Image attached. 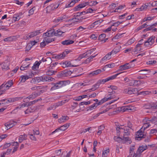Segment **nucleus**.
<instances>
[{
    "label": "nucleus",
    "instance_id": "obj_1",
    "mask_svg": "<svg viewBox=\"0 0 157 157\" xmlns=\"http://www.w3.org/2000/svg\"><path fill=\"white\" fill-rule=\"evenodd\" d=\"M150 125L149 123L145 124L143 127L137 132L136 139L138 140H140L142 138H145L146 135H144L143 133L144 132V130L150 126Z\"/></svg>",
    "mask_w": 157,
    "mask_h": 157
},
{
    "label": "nucleus",
    "instance_id": "obj_2",
    "mask_svg": "<svg viewBox=\"0 0 157 157\" xmlns=\"http://www.w3.org/2000/svg\"><path fill=\"white\" fill-rule=\"evenodd\" d=\"M64 81H59L56 82H52V87L50 89L51 91L59 89L65 86Z\"/></svg>",
    "mask_w": 157,
    "mask_h": 157
},
{
    "label": "nucleus",
    "instance_id": "obj_3",
    "mask_svg": "<svg viewBox=\"0 0 157 157\" xmlns=\"http://www.w3.org/2000/svg\"><path fill=\"white\" fill-rule=\"evenodd\" d=\"M121 136H114V140L115 141L118 142L121 144H124L126 142L130 144L132 143V141L129 138H125V140Z\"/></svg>",
    "mask_w": 157,
    "mask_h": 157
},
{
    "label": "nucleus",
    "instance_id": "obj_4",
    "mask_svg": "<svg viewBox=\"0 0 157 157\" xmlns=\"http://www.w3.org/2000/svg\"><path fill=\"white\" fill-rule=\"evenodd\" d=\"M138 90L136 88L128 87L124 89L123 90V93L125 94H127L129 95L137 94L138 95Z\"/></svg>",
    "mask_w": 157,
    "mask_h": 157
},
{
    "label": "nucleus",
    "instance_id": "obj_5",
    "mask_svg": "<svg viewBox=\"0 0 157 157\" xmlns=\"http://www.w3.org/2000/svg\"><path fill=\"white\" fill-rule=\"evenodd\" d=\"M21 97H15L14 98H10L8 99H5L0 101V104H6L11 102H13L21 99Z\"/></svg>",
    "mask_w": 157,
    "mask_h": 157
},
{
    "label": "nucleus",
    "instance_id": "obj_6",
    "mask_svg": "<svg viewBox=\"0 0 157 157\" xmlns=\"http://www.w3.org/2000/svg\"><path fill=\"white\" fill-rule=\"evenodd\" d=\"M41 31V30H37L30 33L28 34L25 35L24 37L23 38L25 40H29L34 37L35 36H36L40 33H41L40 31Z\"/></svg>",
    "mask_w": 157,
    "mask_h": 157
},
{
    "label": "nucleus",
    "instance_id": "obj_7",
    "mask_svg": "<svg viewBox=\"0 0 157 157\" xmlns=\"http://www.w3.org/2000/svg\"><path fill=\"white\" fill-rule=\"evenodd\" d=\"M72 72L70 71L65 70L59 72L57 75L58 78H64L70 76Z\"/></svg>",
    "mask_w": 157,
    "mask_h": 157
},
{
    "label": "nucleus",
    "instance_id": "obj_8",
    "mask_svg": "<svg viewBox=\"0 0 157 157\" xmlns=\"http://www.w3.org/2000/svg\"><path fill=\"white\" fill-rule=\"evenodd\" d=\"M13 85V82L12 80H9L8 82L5 84H2L0 86V90L2 89V91L4 92H5V91L8 90L9 87H11Z\"/></svg>",
    "mask_w": 157,
    "mask_h": 157
},
{
    "label": "nucleus",
    "instance_id": "obj_9",
    "mask_svg": "<svg viewBox=\"0 0 157 157\" xmlns=\"http://www.w3.org/2000/svg\"><path fill=\"white\" fill-rule=\"evenodd\" d=\"M123 132L122 134L121 135V136L125 140V138H129L128 136L130 135V131H129V129L127 127H124L123 128Z\"/></svg>",
    "mask_w": 157,
    "mask_h": 157
},
{
    "label": "nucleus",
    "instance_id": "obj_10",
    "mask_svg": "<svg viewBox=\"0 0 157 157\" xmlns=\"http://www.w3.org/2000/svg\"><path fill=\"white\" fill-rule=\"evenodd\" d=\"M67 102H68V101L67 100H64L61 101H59L55 105H53L52 106L48 107L47 109V110H49L52 109H55L56 107L62 105Z\"/></svg>",
    "mask_w": 157,
    "mask_h": 157
},
{
    "label": "nucleus",
    "instance_id": "obj_11",
    "mask_svg": "<svg viewBox=\"0 0 157 157\" xmlns=\"http://www.w3.org/2000/svg\"><path fill=\"white\" fill-rule=\"evenodd\" d=\"M134 64L130 65V63H127L120 66L119 69L121 71H123L124 70H127L134 67Z\"/></svg>",
    "mask_w": 157,
    "mask_h": 157
},
{
    "label": "nucleus",
    "instance_id": "obj_12",
    "mask_svg": "<svg viewBox=\"0 0 157 157\" xmlns=\"http://www.w3.org/2000/svg\"><path fill=\"white\" fill-rule=\"evenodd\" d=\"M13 121L7 122L5 124V127L2 129L3 130H7L8 129L13 127L14 124Z\"/></svg>",
    "mask_w": 157,
    "mask_h": 157
},
{
    "label": "nucleus",
    "instance_id": "obj_13",
    "mask_svg": "<svg viewBox=\"0 0 157 157\" xmlns=\"http://www.w3.org/2000/svg\"><path fill=\"white\" fill-rule=\"evenodd\" d=\"M44 77L43 76H40L38 77H35L33 78L31 81V83H39L41 82H44Z\"/></svg>",
    "mask_w": 157,
    "mask_h": 157
},
{
    "label": "nucleus",
    "instance_id": "obj_14",
    "mask_svg": "<svg viewBox=\"0 0 157 157\" xmlns=\"http://www.w3.org/2000/svg\"><path fill=\"white\" fill-rule=\"evenodd\" d=\"M147 145L145 146H142L140 147L136 153H134V154H135L136 156H137L139 154L142 152L144 151L147 149Z\"/></svg>",
    "mask_w": 157,
    "mask_h": 157
},
{
    "label": "nucleus",
    "instance_id": "obj_15",
    "mask_svg": "<svg viewBox=\"0 0 157 157\" xmlns=\"http://www.w3.org/2000/svg\"><path fill=\"white\" fill-rule=\"evenodd\" d=\"M59 4H58V3L56 2H55L48 6L47 8L49 10L52 11L57 8L59 6Z\"/></svg>",
    "mask_w": 157,
    "mask_h": 157
},
{
    "label": "nucleus",
    "instance_id": "obj_16",
    "mask_svg": "<svg viewBox=\"0 0 157 157\" xmlns=\"http://www.w3.org/2000/svg\"><path fill=\"white\" fill-rule=\"evenodd\" d=\"M87 3L86 2L79 4L73 8V10L75 11L79 10L80 9L82 8L85 7L86 5H87Z\"/></svg>",
    "mask_w": 157,
    "mask_h": 157
},
{
    "label": "nucleus",
    "instance_id": "obj_17",
    "mask_svg": "<svg viewBox=\"0 0 157 157\" xmlns=\"http://www.w3.org/2000/svg\"><path fill=\"white\" fill-rule=\"evenodd\" d=\"M42 62L44 63L45 65H48L50 64L52 62V59L50 57L45 58L43 57L42 59Z\"/></svg>",
    "mask_w": 157,
    "mask_h": 157
},
{
    "label": "nucleus",
    "instance_id": "obj_18",
    "mask_svg": "<svg viewBox=\"0 0 157 157\" xmlns=\"http://www.w3.org/2000/svg\"><path fill=\"white\" fill-rule=\"evenodd\" d=\"M55 31V29H52L44 33V35L45 36H46V37L52 36L53 35H54Z\"/></svg>",
    "mask_w": 157,
    "mask_h": 157
},
{
    "label": "nucleus",
    "instance_id": "obj_19",
    "mask_svg": "<svg viewBox=\"0 0 157 157\" xmlns=\"http://www.w3.org/2000/svg\"><path fill=\"white\" fill-rule=\"evenodd\" d=\"M123 72L121 73L117 74L115 75L111 76L110 77H108L107 78L103 79L104 80V82L105 83L109 81L110 80H113L116 78L117 76L121 73H122Z\"/></svg>",
    "mask_w": 157,
    "mask_h": 157
},
{
    "label": "nucleus",
    "instance_id": "obj_20",
    "mask_svg": "<svg viewBox=\"0 0 157 157\" xmlns=\"http://www.w3.org/2000/svg\"><path fill=\"white\" fill-rule=\"evenodd\" d=\"M44 77V82H50L53 81L55 80V79L50 76L47 75V76H43Z\"/></svg>",
    "mask_w": 157,
    "mask_h": 157
},
{
    "label": "nucleus",
    "instance_id": "obj_21",
    "mask_svg": "<svg viewBox=\"0 0 157 157\" xmlns=\"http://www.w3.org/2000/svg\"><path fill=\"white\" fill-rule=\"evenodd\" d=\"M36 106L31 107L30 108L27 109L25 111V114H28L29 113H32L35 111L36 109Z\"/></svg>",
    "mask_w": 157,
    "mask_h": 157
},
{
    "label": "nucleus",
    "instance_id": "obj_22",
    "mask_svg": "<svg viewBox=\"0 0 157 157\" xmlns=\"http://www.w3.org/2000/svg\"><path fill=\"white\" fill-rule=\"evenodd\" d=\"M70 124H71L70 123H67L61 126L60 127L58 128H57L59 129V131H65L68 128Z\"/></svg>",
    "mask_w": 157,
    "mask_h": 157
},
{
    "label": "nucleus",
    "instance_id": "obj_23",
    "mask_svg": "<svg viewBox=\"0 0 157 157\" xmlns=\"http://www.w3.org/2000/svg\"><path fill=\"white\" fill-rule=\"evenodd\" d=\"M108 110V109H105L102 111L100 112L97 113L93 117L91 118L90 121H93L94 119H96L100 115L103 114V113H105L107 112Z\"/></svg>",
    "mask_w": 157,
    "mask_h": 157
},
{
    "label": "nucleus",
    "instance_id": "obj_24",
    "mask_svg": "<svg viewBox=\"0 0 157 157\" xmlns=\"http://www.w3.org/2000/svg\"><path fill=\"white\" fill-rule=\"evenodd\" d=\"M74 42V41L72 40H66L61 42V43L63 45H68L72 44Z\"/></svg>",
    "mask_w": 157,
    "mask_h": 157
},
{
    "label": "nucleus",
    "instance_id": "obj_25",
    "mask_svg": "<svg viewBox=\"0 0 157 157\" xmlns=\"http://www.w3.org/2000/svg\"><path fill=\"white\" fill-rule=\"evenodd\" d=\"M117 136H121V135L123 132V128H121L120 126H119L116 128Z\"/></svg>",
    "mask_w": 157,
    "mask_h": 157
},
{
    "label": "nucleus",
    "instance_id": "obj_26",
    "mask_svg": "<svg viewBox=\"0 0 157 157\" xmlns=\"http://www.w3.org/2000/svg\"><path fill=\"white\" fill-rule=\"evenodd\" d=\"M19 137V142L21 143L23 140H26L27 135L24 134L23 135H20Z\"/></svg>",
    "mask_w": 157,
    "mask_h": 157
},
{
    "label": "nucleus",
    "instance_id": "obj_27",
    "mask_svg": "<svg viewBox=\"0 0 157 157\" xmlns=\"http://www.w3.org/2000/svg\"><path fill=\"white\" fill-rule=\"evenodd\" d=\"M9 63L8 62H4L2 63V68L3 70H7L9 69Z\"/></svg>",
    "mask_w": 157,
    "mask_h": 157
},
{
    "label": "nucleus",
    "instance_id": "obj_28",
    "mask_svg": "<svg viewBox=\"0 0 157 157\" xmlns=\"http://www.w3.org/2000/svg\"><path fill=\"white\" fill-rule=\"evenodd\" d=\"M69 119V117L67 116H62L59 120V122L61 123L63 122H64L67 121Z\"/></svg>",
    "mask_w": 157,
    "mask_h": 157
},
{
    "label": "nucleus",
    "instance_id": "obj_29",
    "mask_svg": "<svg viewBox=\"0 0 157 157\" xmlns=\"http://www.w3.org/2000/svg\"><path fill=\"white\" fill-rule=\"evenodd\" d=\"M97 102H95L93 105L90 106L89 107L86 108L87 111H88L89 110H92L93 109H96L97 107Z\"/></svg>",
    "mask_w": 157,
    "mask_h": 157
},
{
    "label": "nucleus",
    "instance_id": "obj_30",
    "mask_svg": "<svg viewBox=\"0 0 157 157\" xmlns=\"http://www.w3.org/2000/svg\"><path fill=\"white\" fill-rule=\"evenodd\" d=\"M57 72V71H53L52 70H49L48 71L46 72V75L48 76H50L53 75L55 74Z\"/></svg>",
    "mask_w": 157,
    "mask_h": 157
},
{
    "label": "nucleus",
    "instance_id": "obj_31",
    "mask_svg": "<svg viewBox=\"0 0 157 157\" xmlns=\"http://www.w3.org/2000/svg\"><path fill=\"white\" fill-rule=\"evenodd\" d=\"M65 53L64 52H63L62 53L60 54L57 55L55 56V58L58 59H62L65 56Z\"/></svg>",
    "mask_w": 157,
    "mask_h": 157
},
{
    "label": "nucleus",
    "instance_id": "obj_32",
    "mask_svg": "<svg viewBox=\"0 0 157 157\" xmlns=\"http://www.w3.org/2000/svg\"><path fill=\"white\" fill-rule=\"evenodd\" d=\"M100 86V85L99 84V83L97 82L95 85H93L92 86V87L91 89H89V90L90 92V90L92 91H94L96 90Z\"/></svg>",
    "mask_w": 157,
    "mask_h": 157
},
{
    "label": "nucleus",
    "instance_id": "obj_33",
    "mask_svg": "<svg viewBox=\"0 0 157 157\" xmlns=\"http://www.w3.org/2000/svg\"><path fill=\"white\" fill-rule=\"evenodd\" d=\"M111 53L110 52L108 53L104 57L102 58L101 60L102 61L105 60H109L111 58Z\"/></svg>",
    "mask_w": 157,
    "mask_h": 157
},
{
    "label": "nucleus",
    "instance_id": "obj_34",
    "mask_svg": "<svg viewBox=\"0 0 157 157\" xmlns=\"http://www.w3.org/2000/svg\"><path fill=\"white\" fill-rule=\"evenodd\" d=\"M49 37H46L44 38V40L46 41L47 44L54 40V39L53 38H51Z\"/></svg>",
    "mask_w": 157,
    "mask_h": 157
},
{
    "label": "nucleus",
    "instance_id": "obj_35",
    "mask_svg": "<svg viewBox=\"0 0 157 157\" xmlns=\"http://www.w3.org/2000/svg\"><path fill=\"white\" fill-rule=\"evenodd\" d=\"M115 66V64L114 63L109 64L105 65V67L102 68V70H103V71H105V69L108 67L109 68H113Z\"/></svg>",
    "mask_w": 157,
    "mask_h": 157
},
{
    "label": "nucleus",
    "instance_id": "obj_36",
    "mask_svg": "<svg viewBox=\"0 0 157 157\" xmlns=\"http://www.w3.org/2000/svg\"><path fill=\"white\" fill-rule=\"evenodd\" d=\"M42 100L41 98L37 100H35L33 101H30L28 103L27 106H30L33 104H35L38 101H40Z\"/></svg>",
    "mask_w": 157,
    "mask_h": 157
},
{
    "label": "nucleus",
    "instance_id": "obj_37",
    "mask_svg": "<svg viewBox=\"0 0 157 157\" xmlns=\"http://www.w3.org/2000/svg\"><path fill=\"white\" fill-rule=\"evenodd\" d=\"M64 32H63L61 31L60 29H58L57 30L56 32H54V35L55 36H61L63 33H64Z\"/></svg>",
    "mask_w": 157,
    "mask_h": 157
},
{
    "label": "nucleus",
    "instance_id": "obj_38",
    "mask_svg": "<svg viewBox=\"0 0 157 157\" xmlns=\"http://www.w3.org/2000/svg\"><path fill=\"white\" fill-rule=\"evenodd\" d=\"M143 43H138V44L136 46V47L135 48V51H140L141 50V45Z\"/></svg>",
    "mask_w": 157,
    "mask_h": 157
},
{
    "label": "nucleus",
    "instance_id": "obj_39",
    "mask_svg": "<svg viewBox=\"0 0 157 157\" xmlns=\"http://www.w3.org/2000/svg\"><path fill=\"white\" fill-rule=\"evenodd\" d=\"M13 20L14 21H18L20 19V17L19 15L18 14H15L13 16Z\"/></svg>",
    "mask_w": 157,
    "mask_h": 157
},
{
    "label": "nucleus",
    "instance_id": "obj_40",
    "mask_svg": "<svg viewBox=\"0 0 157 157\" xmlns=\"http://www.w3.org/2000/svg\"><path fill=\"white\" fill-rule=\"evenodd\" d=\"M155 38V36H151L148 38L149 40V41L151 43V45H152V44L154 43Z\"/></svg>",
    "mask_w": 157,
    "mask_h": 157
},
{
    "label": "nucleus",
    "instance_id": "obj_41",
    "mask_svg": "<svg viewBox=\"0 0 157 157\" xmlns=\"http://www.w3.org/2000/svg\"><path fill=\"white\" fill-rule=\"evenodd\" d=\"M65 63H66L67 67H77L78 65H72L70 61H65Z\"/></svg>",
    "mask_w": 157,
    "mask_h": 157
},
{
    "label": "nucleus",
    "instance_id": "obj_42",
    "mask_svg": "<svg viewBox=\"0 0 157 157\" xmlns=\"http://www.w3.org/2000/svg\"><path fill=\"white\" fill-rule=\"evenodd\" d=\"M147 9V8L145 5H143L141 7L139 8H137L136 10L137 11H142L144 10H146Z\"/></svg>",
    "mask_w": 157,
    "mask_h": 157
},
{
    "label": "nucleus",
    "instance_id": "obj_43",
    "mask_svg": "<svg viewBox=\"0 0 157 157\" xmlns=\"http://www.w3.org/2000/svg\"><path fill=\"white\" fill-rule=\"evenodd\" d=\"M105 37L106 34H101L99 36L98 39L101 41H103V39Z\"/></svg>",
    "mask_w": 157,
    "mask_h": 157
},
{
    "label": "nucleus",
    "instance_id": "obj_44",
    "mask_svg": "<svg viewBox=\"0 0 157 157\" xmlns=\"http://www.w3.org/2000/svg\"><path fill=\"white\" fill-rule=\"evenodd\" d=\"M87 5H89L90 6H95L98 3L97 1H91L90 2H87Z\"/></svg>",
    "mask_w": 157,
    "mask_h": 157
},
{
    "label": "nucleus",
    "instance_id": "obj_45",
    "mask_svg": "<svg viewBox=\"0 0 157 157\" xmlns=\"http://www.w3.org/2000/svg\"><path fill=\"white\" fill-rule=\"evenodd\" d=\"M21 81L23 82H25L26 80L29 78L30 77L27 75H24L21 76Z\"/></svg>",
    "mask_w": 157,
    "mask_h": 157
},
{
    "label": "nucleus",
    "instance_id": "obj_46",
    "mask_svg": "<svg viewBox=\"0 0 157 157\" xmlns=\"http://www.w3.org/2000/svg\"><path fill=\"white\" fill-rule=\"evenodd\" d=\"M109 149H106L104 151H103L102 154V157H106L107 156L108 153L109 152Z\"/></svg>",
    "mask_w": 157,
    "mask_h": 157
},
{
    "label": "nucleus",
    "instance_id": "obj_47",
    "mask_svg": "<svg viewBox=\"0 0 157 157\" xmlns=\"http://www.w3.org/2000/svg\"><path fill=\"white\" fill-rule=\"evenodd\" d=\"M39 64H37L36 63L32 67V69L34 71L36 70L39 68Z\"/></svg>",
    "mask_w": 157,
    "mask_h": 157
},
{
    "label": "nucleus",
    "instance_id": "obj_48",
    "mask_svg": "<svg viewBox=\"0 0 157 157\" xmlns=\"http://www.w3.org/2000/svg\"><path fill=\"white\" fill-rule=\"evenodd\" d=\"M151 108L153 109H157V102L155 103H151Z\"/></svg>",
    "mask_w": 157,
    "mask_h": 157
},
{
    "label": "nucleus",
    "instance_id": "obj_49",
    "mask_svg": "<svg viewBox=\"0 0 157 157\" xmlns=\"http://www.w3.org/2000/svg\"><path fill=\"white\" fill-rule=\"evenodd\" d=\"M118 48L116 47L114 48L110 52L111 54H116L119 52V49H117Z\"/></svg>",
    "mask_w": 157,
    "mask_h": 157
},
{
    "label": "nucleus",
    "instance_id": "obj_50",
    "mask_svg": "<svg viewBox=\"0 0 157 157\" xmlns=\"http://www.w3.org/2000/svg\"><path fill=\"white\" fill-rule=\"evenodd\" d=\"M62 17H58L57 19H55V22L56 23H58L59 22H62L63 21Z\"/></svg>",
    "mask_w": 157,
    "mask_h": 157
},
{
    "label": "nucleus",
    "instance_id": "obj_51",
    "mask_svg": "<svg viewBox=\"0 0 157 157\" xmlns=\"http://www.w3.org/2000/svg\"><path fill=\"white\" fill-rule=\"evenodd\" d=\"M36 98V96L34 94H32L30 95L29 96L26 98H28L29 100L33 99Z\"/></svg>",
    "mask_w": 157,
    "mask_h": 157
},
{
    "label": "nucleus",
    "instance_id": "obj_52",
    "mask_svg": "<svg viewBox=\"0 0 157 157\" xmlns=\"http://www.w3.org/2000/svg\"><path fill=\"white\" fill-rule=\"evenodd\" d=\"M86 54H84V53L81 55L76 60H80L82 58L84 57H86Z\"/></svg>",
    "mask_w": 157,
    "mask_h": 157
},
{
    "label": "nucleus",
    "instance_id": "obj_53",
    "mask_svg": "<svg viewBox=\"0 0 157 157\" xmlns=\"http://www.w3.org/2000/svg\"><path fill=\"white\" fill-rule=\"evenodd\" d=\"M148 71V73H149V72H151L150 70H147V69H143V70H141V71H139V72H141V74H142V75L147 74V73L143 72V71Z\"/></svg>",
    "mask_w": 157,
    "mask_h": 157
},
{
    "label": "nucleus",
    "instance_id": "obj_54",
    "mask_svg": "<svg viewBox=\"0 0 157 157\" xmlns=\"http://www.w3.org/2000/svg\"><path fill=\"white\" fill-rule=\"evenodd\" d=\"M32 46H33L30 44H28L26 46L25 51H29L31 49Z\"/></svg>",
    "mask_w": 157,
    "mask_h": 157
},
{
    "label": "nucleus",
    "instance_id": "obj_55",
    "mask_svg": "<svg viewBox=\"0 0 157 157\" xmlns=\"http://www.w3.org/2000/svg\"><path fill=\"white\" fill-rule=\"evenodd\" d=\"M75 3H74L73 1H72L67 6H66V8H68L69 7H71L75 5Z\"/></svg>",
    "mask_w": 157,
    "mask_h": 157
},
{
    "label": "nucleus",
    "instance_id": "obj_56",
    "mask_svg": "<svg viewBox=\"0 0 157 157\" xmlns=\"http://www.w3.org/2000/svg\"><path fill=\"white\" fill-rule=\"evenodd\" d=\"M27 64V63L26 62H25L23 63L22 65L23 66L25 67L26 69H27L29 68V67L30 66V65L31 64L30 63L29 64Z\"/></svg>",
    "mask_w": 157,
    "mask_h": 157
},
{
    "label": "nucleus",
    "instance_id": "obj_57",
    "mask_svg": "<svg viewBox=\"0 0 157 157\" xmlns=\"http://www.w3.org/2000/svg\"><path fill=\"white\" fill-rule=\"evenodd\" d=\"M126 127H128V128H130V129H132V123L130 122V121H128L127 123V126Z\"/></svg>",
    "mask_w": 157,
    "mask_h": 157
},
{
    "label": "nucleus",
    "instance_id": "obj_58",
    "mask_svg": "<svg viewBox=\"0 0 157 157\" xmlns=\"http://www.w3.org/2000/svg\"><path fill=\"white\" fill-rule=\"evenodd\" d=\"M153 29V27H152V26H150L147 27L145 29H144L143 30V32H147L149 30H152Z\"/></svg>",
    "mask_w": 157,
    "mask_h": 157
},
{
    "label": "nucleus",
    "instance_id": "obj_59",
    "mask_svg": "<svg viewBox=\"0 0 157 157\" xmlns=\"http://www.w3.org/2000/svg\"><path fill=\"white\" fill-rule=\"evenodd\" d=\"M11 145L10 143H6L3 147V149H5L9 147Z\"/></svg>",
    "mask_w": 157,
    "mask_h": 157
},
{
    "label": "nucleus",
    "instance_id": "obj_60",
    "mask_svg": "<svg viewBox=\"0 0 157 157\" xmlns=\"http://www.w3.org/2000/svg\"><path fill=\"white\" fill-rule=\"evenodd\" d=\"M124 33L120 34L118 33L113 38L116 39H118L121 37V36Z\"/></svg>",
    "mask_w": 157,
    "mask_h": 157
},
{
    "label": "nucleus",
    "instance_id": "obj_61",
    "mask_svg": "<svg viewBox=\"0 0 157 157\" xmlns=\"http://www.w3.org/2000/svg\"><path fill=\"white\" fill-rule=\"evenodd\" d=\"M103 70L102 69L101 70L100 69H98L96 71H94L95 73V74H96V75L100 74L101 73V72L103 71Z\"/></svg>",
    "mask_w": 157,
    "mask_h": 157
},
{
    "label": "nucleus",
    "instance_id": "obj_62",
    "mask_svg": "<svg viewBox=\"0 0 157 157\" xmlns=\"http://www.w3.org/2000/svg\"><path fill=\"white\" fill-rule=\"evenodd\" d=\"M153 18V17H148L147 18H144L143 19V22H145V21H146L148 20L150 21Z\"/></svg>",
    "mask_w": 157,
    "mask_h": 157
},
{
    "label": "nucleus",
    "instance_id": "obj_63",
    "mask_svg": "<svg viewBox=\"0 0 157 157\" xmlns=\"http://www.w3.org/2000/svg\"><path fill=\"white\" fill-rule=\"evenodd\" d=\"M110 98H108V97L107 98L105 97L104 98L102 99L101 100L103 103L108 100H110Z\"/></svg>",
    "mask_w": 157,
    "mask_h": 157
},
{
    "label": "nucleus",
    "instance_id": "obj_64",
    "mask_svg": "<svg viewBox=\"0 0 157 157\" xmlns=\"http://www.w3.org/2000/svg\"><path fill=\"white\" fill-rule=\"evenodd\" d=\"M144 107L145 108L149 109L151 108V103H147L145 105Z\"/></svg>",
    "mask_w": 157,
    "mask_h": 157
}]
</instances>
